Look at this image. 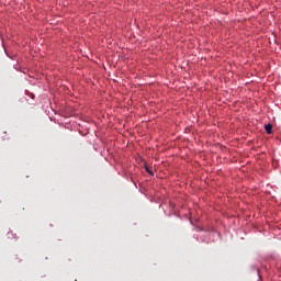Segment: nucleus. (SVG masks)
<instances>
[{"label":"nucleus","mask_w":281,"mask_h":281,"mask_svg":"<svg viewBox=\"0 0 281 281\" xmlns=\"http://www.w3.org/2000/svg\"><path fill=\"white\" fill-rule=\"evenodd\" d=\"M265 128H266V133H267L268 135H271V133H272V131H273V125L268 124V125L265 126Z\"/></svg>","instance_id":"1"},{"label":"nucleus","mask_w":281,"mask_h":281,"mask_svg":"<svg viewBox=\"0 0 281 281\" xmlns=\"http://www.w3.org/2000/svg\"><path fill=\"white\" fill-rule=\"evenodd\" d=\"M146 172H148V175H153V171H151V170H149V168H148V167H146Z\"/></svg>","instance_id":"2"}]
</instances>
